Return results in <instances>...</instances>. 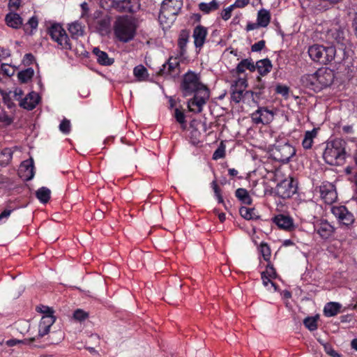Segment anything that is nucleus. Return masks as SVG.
<instances>
[{
    "instance_id": "f257e3e1",
    "label": "nucleus",
    "mask_w": 357,
    "mask_h": 357,
    "mask_svg": "<svg viewBox=\"0 0 357 357\" xmlns=\"http://www.w3.org/2000/svg\"><path fill=\"white\" fill-rule=\"evenodd\" d=\"M181 89L184 96L195 94L188 102L189 110L195 113L202 112L203 105L209 98V91L200 82L199 75L192 71L185 73L181 84Z\"/></svg>"
},
{
    "instance_id": "f03ea898",
    "label": "nucleus",
    "mask_w": 357,
    "mask_h": 357,
    "mask_svg": "<svg viewBox=\"0 0 357 357\" xmlns=\"http://www.w3.org/2000/svg\"><path fill=\"white\" fill-rule=\"evenodd\" d=\"M308 54L312 60L322 65H326L333 61L340 64L345 60V53L342 50H337L334 46L313 45L308 48Z\"/></svg>"
},
{
    "instance_id": "7ed1b4c3",
    "label": "nucleus",
    "mask_w": 357,
    "mask_h": 357,
    "mask_svg": "<svg viewBox=\"0 0 357 357\" xmlns=\"http://www.w3.org/2000/svg\"><path fill=\"white\" fill-rule=\"evenodd\" d=\"M112 27L115 38L123 43L132 40L137 33L135 21L128 15L116 17Z\"/></svg>"
},
{
    "instance_id": "20e7f679",
    "label": "nucleus",
    "mask_w": 357,
    "mask_h": 357,
    "mask_svg": "<svg viewBox=\"0 0 357 357\" xmlns=\"http://www.w3.org/2000/svg\"><path fill=\"white\" fill-rule=\"evenodd\" d=\"M345 155L344 142L339 139L328 142L323 154L326 162L331 165H342Z\"/></svg>"
},
{
    "instance_id": "39448f33",
    "label": "nucleus",
    "mask_w": 357,
    "mask_h": 357,
    "mask_svg": "<svg viewBox=\"0 0 357 357\" xmlns=\"http://www.w3.org/2000/svg\"><path fill=\"white\" fill-rule=\"evenodd\" d=\"M100 6L104 9L114 8L119 13L137 12L140 8L139 0H100Z\"/></svg>"
},
{
    "instance_id": "423d86ee",
    "label": "nucleus",
    "mask_w": 357,
    "mask_h": 357,
    "mask_svg": "<svg viewBox=\"0 0 357 357\" xmlns=\"http://www.w3.org/2000/svg\"><path fill=\"white\" fill-rule=\"evenodd\" d=\"M182 6L183 0H164L158 16L160 23L165 22L168 19L173 20L181 10Z\"/></svg>"
},
{
    "instance_id": "0eeeda50",
    "label": "nucleus",
    "mask_w": 357,
    "mask_h": 357,
    "mask_svg": "<svg viewBox=\"0 0 357 357\" xmlns=\"http://www.w3.org/2000/svg\"><path fill=\"white\" fill-rule=\"evenodd\" d=\"M295 149L289 143L278 144L271 150V156L275 160L287 163L295 155Z\"/></svg>"
},
{
    "instance_id": "6e6552de",
    "label": "nucleus",
    "mask_w": 357,
    "mask_h": 357,
    "mask_svg": "<svg viewBox=\"0 0 357 357\" xmlns=\"http://www.w3.org/2000/svg\"><path fill=\"white\" fill-rule=\"evenodd\" d=\"M48 33L51 36L52 39L56 42L62 49H71V44L70 43L69 38L66 31L60 24H54L51 25L48 29Z\"/></svg>"
},
{
    "instance_id": "1a4fd4ad",
    "label": "nucleus",
    "mask_w": 357,
    "mask_h": 357,
    "mask_svg": "<svg viewBox=\"0 0 357 357\" xmlns=\"http://www.w3.org/2000/svg\"><path fill=\"white\" fill-rule=\"evenodd\" d=\"M332 36L339 45L337 50H342L345 53V59H347L351 51L349 30L344 28L337 29L333 31Z\"/></svg>"
},
{
    "instance_id": "9d476101",
    "label": "nucleus",
    "mask_w": 357,
    "mask_h": 357,
    "mask_svg": "<svg viewBox=\"0 0 357 357\" xmlns=\"http://www.w3.org/2000/svg\"><path fill=\"white\" fill-rule=\"evenodd\" d=\"M96 19L93 22L96 31L101 36L108 35L112 29V17L107 14L96 12Z\"/></svg>"
},
{
    "instance_id": "9b49d317",
    "label": "nucleus",
    "mask_w": 357,
    "mask_h": 357,
    "mask_svg": "<svg viewBox=\"0 0 357 357\" xmlns=\"http://www.w3.org/2000/svg\"><path fill=\"white\" fill-rule=\"evenodd\" d=\"M296 192V186L291 178L282 180L275 187V194L282 199L291 197Z\"/></svg>"
},
{
    "instance_id": "f8f14e48",
    "label": "nucleus",
    "mask_w": 357,
    "mask_h": 357,
    "mask_svg": "<svg viewBox=\"0 0 357 357\" xmlns=\"http://www.w3.org/2000/svg\"><path fill=\"white\" fill-rule=\"evenodd\" d=\"M333 214L345 226H349L354 222V217L344 206L332 208Z\"/></svg>"
},
{
    "instance_id": "ddd939ff",
    "label": "nucleus",
    "mask_w": 357,
    "mask_h": 357,
    "mask_svg": "<svg viewBox=\"0 0 357 357\" xmlns=\"http://www.w3.org/2000/svg\"><path fill=\"white\" fill-rule=\"evenodd\" d=\"M317 73L318 89L329 86L334 80V74L329 69H319Z\"/></svg>"
},
{
    "instance_id": "4468645a",
    "label": "nucleus",
    "mask_w": 357,
    "mask_h": 357,
    "mask_svg": "<svg viewBox=\"0 0 357 357\" xmlns=\"http://www.w3.org/2000/svg\"><path fill=\"white\" fill-rule=\"evenodd\" d=\"M252 119L256 124H268L273 121V113L265 107H260L252 114Z\"/></svg>"
},
{
    "instance_id": "2eb2a0df",
    "label": "nucleus",
    "mask_w": 357,
    "mask_h": 357,
    "mask_svg": "<svg viewBox=\"0 0 357 357\" xmlns=\"http://www.w3.org/2000/svg\"><path fill=\"white\" fill-rule=\"evenodd\" d=\"M273 222L281 229L290 231L295 228L293 219L284 214H279L273 218Z\"/></svg>"
},
{
    "instance_id": "dca6fc26",
    "label": "nucleus",
    "mask_w": 357,
    "mask_h": 357,
    "mask_svg": "<svg viewBox=\"0 0 357 357\" xmlns=\"http://www.w3.org/2000/svg\"><path fill=\"white\" fill-rule=\"evenodd\" d=\"M55 319L53 314H46L42 317L38 326V337H43L49 333L50 327L55 322Z\"/></svg>"
},
{
    "instance_id": "f3484780",
    "label": "nucleus",
    "mask_w": 357,
    "mask_h": 357,
    "mask_svg": "<svg viewBox=\"0 0 357 357\" xmlns=\"http://www.w3.org/2000/svg\"><path fill=\"white\" fill-rule=\"evenodd\" d=\"M208 34L207 29L202 25L197 26L193 31L194 44L197 48H202Z\"/></svg>"
},
{
    "instance_id": "a211bd4d",
    "label": "nucleus",
    "mask_w": 357,
    "mask_h": 357,
    "mask_svg": "<svg viewBox=\"0 0 357 357\" xmlns=\"http://www.w3.org/2000/svg\"><path fill=\"white\" fill-rule=\"evenodd\" d=\"M40 100L38 94L36 92H30L26 97L20 100V107L32 110L38 105Z\"/></svg>"
},
{
    "instance_id": "6ab92c4d",
    "label": "nucleus",
    "mask_w": 357,
    "mask_h": 357,
    "mask_svg": "<svg viewBox=\"0 0 357 357\" xmlns=\"http://www.w3.org/2000/svg\"><path fill=\"white\" fill-rule=\"evenodd\" d=\"M317 233L323 238L328 239L334 232L333 227L327 221H321L315 226Z\"/></svg>"
},
{
    "instance_id": "aec40b11",
    "label": "nucleus",
    "mask_w": 357,
    "mask_h": 357,
    "mask_svg": "<svg viewBox=\"0 0 357 357\" xmlns=\"http://www.w3.org/2000/svg\"><path fill=\"white\" fill-rule=\"evenodd\" d=\"M265 82L262 80L261 76H258L255 80L254 84V89L258 90V91H246L245 95H250L252 100L255 102H257V100L259 99L261 95L263 93V91L265 89Z\"/></svg>"
},
{
    "instance_id": "412c9836",
    "label": "nucleus",
    "mask_w": 357,
    "mask_h": 357,
    "mask_svg": "<svg viewBox=\"0 0 357 357\" xmlns=\"http://www.w3.org/2000/svg\"><path fill=\"white\" fill-rule=\"evenodd\" d=\"M5 21L6 24L13 29H20L23 25V20L19 14L15 12H10L6 15Z\"/></svg>"
},
{
    "instance_id": "4be33fe9",
    "label": "nucleus",
    "mask_w": 357,
    "mask_h": 357,
    "mask_svg": "<svg viewBox=\"0 0 357 357\" xmlns=\"http://www.w3.org/2000/svg\"><path fill=\"white\" fill-rule=\"evenodd\" d=\"M93 54L96 56V59L98 63L101 65L110 66L114 61V59L109 58L108 56L107 53L101 51L98 47L93 48Z\"/></svg>"
},
{
    "instance_id": "5701e85b",
    "label": "nucleus",
    "mask_w": 357,
    "mask_h": 357,
    "mask_svg": "<svg viewBox=\"0 0 357 357\" xmlns=\"http://www.w3.org/2000/svg\"><path fill=\"white\" fill-rule=\"evenodd\" d=\"M302 84L307 88L312 89L314 90L318 89L317 73L313 74H305L301 78Z\"/></svg>"
},
{
    "instance_id": "b1692460",
    "label": "nucleus",
    "mask_w": 357,
    "mask_h": 357,
    "mask_svg": "<svg viewBox=\"0 0 357 357\" xmlns=\"http://www.w3.org/2000/svg\"><path fill=\"white\" fill-rule=\"evenodd\" d=\"M255 65L256 66V69L258 70L259 76L266 75L272 69V64L268 59L259 60Z\"/></svg>"
},
{
    "instance_id": "393cba45",
    "label": "nucleus",
    "mask_w": 357,
    "mask_h": 357,
    "mask_svg": "<svg viewBox=\"0 0 357 357\" xmlns=\"http://www.w3.org/2000/svg\"><path fill=\"white\" fill-rule=\"evenodd\" d=\"M245 70H249L250 72H254L256 70V66L251 59H243L236 68V73L238 74L243 73Z\"/></svg>"
},
{
    "instance_id": "a878e982",
    "label": "nucleus",
    "mask_w": 357,
    "mask_h": 357,
    "mask_svg": "<svg viewBox=\"0 0 357 357\" xmlns=\"http://www.w3.org/2000/svg\"><path fill=\"white\" fill-rule=\"evenodd\" d=\"M68 31L74 38L82 36L84 34V26L76 21L69 24Z\"/></svg>"
},
{
    "instance_id": "bb28decb",
    "label": "nucleus",
    "mask_w": 357,
    "mask_h": 357,
    "mask_svg": "<svg viewBox=\"0 0 357 357\" xmlns=\"http://www.w3.org/2000/svg\"><path fill=\"white\" fill-rule=\"evenodd\" d=\"M189 38L190 31L186 29L181 30L178 40V45L180 48L181 54H184L186 51L185 47L188 42Z\"/></svg>"
},
{
    "instance_id": "cd10ccee",
    "label": "nucleus",
    "mask_w": 357,
    "mask_h": 357,
    "mask_svg": "<svg viewBox=\"0 0 357 357\" xmlns=\"http://www.w3.org/2000/svg\"><path fill=\"white\" fill-rule=\"evenodd\" d=\"M271 15L270 13L265 10L261 9L258 11L257 22L261 27H266L270 23Z\"/></svg>"
},
{
    "instance_id": "c85d7f7f",
    "label": "nucleus",
    "mask_w": 357,
    "mask_h": 357,
    "mask_svg": "<svg viewBox=\"0 0 357 357\" xmlns=\"http://www.w3.org/2000/svg\"><path fill=\"white\" fill-rule=\"evenodd\" d=\"M239 213L241 217L245 220H259L260 218V216L256 214L255 208L241 206L239 208Z\"/></svg>"
},
{
    "instance_id": "c756f323",
    "label": "nucleus",
    "mask_w": 357,
    "mask_h": 357,
    "mask_svg": "<svg viewBox=\"0 0 357 357\" xmlns=\"http://www.w3.org/2000/svg\"><path fill=\"white\" fill-rule=\"evenodd\" d=\"M341 305L337 303L331 302L326 305L324 309V314L326 317H333L340 312Z\"/></svg>"
},
{
    "instance_id": "7c9ffc66",
    "label": "nucleus",
    "mask_w": 357,
    "mask_h": 357,
    "mask_svg": "<svg viewBox=\"0 0 357 357\" xmlns=\"http://www.w3.org/2000/svg\"><path fill=\"white\" fill-rule=\"evenodd\" d=\"M235 195L243 204L247 205H250L252 204V198L247 190L244 188H238L236 190Z\"/></svg>"
},
{
    "instance_id": "2f4dec72",
    "label": "nucleus",
    "mask_w": 357,
    "mask_h": 357,
    "mask_svg": "<svg viewBox=\"0 0 357 357\" xmlns=\"http://www.w3.org/2000/svg\"><path fill=\"white\" fill-rule=\"evenodd\" d=\"M219 8V4L215 0H213L210 3L202 2L199 4V8L205 14H208L211 11L216 10Z\"/></svg>"
},
{
    "instance_id": "473e14b6",
    "label": "nucleus",
    "mask_w": 357,
    "mask_h": 357,
    "mask_svg": "<svg viewBox=\"0 0 357 357\" xmlns=\"http://www.w3.org/2000/svg\"><path fill=\"white\" fill-rule=\"evenodd\" d=\"M317 131L316 129H313L311 131H307L305 134L304 139L302 144L304 149H308L312 147L313 139L316 137Z\"/></svg>"
},
{
    "instance_id": "72a5a7b5",
    "label": "nucleus",
    "mask_w": 357,
    "mask_h": 357,
    "mask_svg": "<svg viewBox=\"0 0 357 357\" xmlns=\"http://www.w3.org/2000/svg\"><path fill=\"white\" fill-rule=\"evenodd\" d=\"M51 191L46 187H41L39 188L36 192V197L40 200L42 203H47L50 199Z\"/></svg>"
},
{
    "instance_id": "f704fd0d",
    "label": "nucleus",
    "mask_w": 357,
    "mask_h": 357,
    "mask_svg": "<svg viewBox=\"0 0 357 357\" xmlns=\"http://www.w3.org/2000/svg\"><path fill=\"white\" fill-rule=\"evenodd\" d=\"M33 74L34 71L33 68H29L19 72L17 74V77L21 82L26 83L32 78Z\"/></svg>"
},
{
    "instance_id": "c9c22d12",
    "label": "nucleus",
    "mask_w": 357,
    "mask_h": 357,
    "mask_svg": "<svg viewBox=\"0 0 357 357\" xmlns=\"http://www.w3.org/2000/svg\"><path fill=\"white\" fill-rule=\"evenodd\" d=\"M231 99L236 103H239L246 96H250V95H245V92L243 91L238 90L236 88H231Z\"/></svg>"
},
{
    "instance_id": "e433bc0d",
    "label": "nucleus",
    "mask_w": 357,
    "mask_h": 357,
    "mask_svg": "<svg viewBox=\"0 0 357 357\" xmlns=\"http://www.w3.org/2000/svg\"><path fill=\"white\" fill-rule=\"evenodd\" d=\"M22 168H25L26 171L28 172L26 180H31L34 176L33 160L31 159L30 160L24 161L21 165V169Z\"/></svg>"
},
{
    "instance_id": "4c0bfd02",
    "label": "nucleus",
    "mask_w": 357,
    "mask_h": 357,
    "mask_svg": "<svg viewBox=\"0 0 357 357\" xmlns=\"http://www.w3.org/2000/svg\"><path fill=\"white\" fill-rule=\"evenodd\" d=\"M318 316L307 317L303 321L305 326L310 331H314L317 328Z\"/></svg>"
},
{
    "instance_id": "58836bf2",
    "label": "nucleus",
    "mask_w": 357,
    "mask_h": 357,
    "mask_svg": "<svg viewBox=\"0 0 357 357\" xmlns=\"http://www.w3.org/2000/svg\"><path fill=\"white\" fill-rule=\"evenodd\" d=\"M133 73L139 80H144L148 76L147 70L142 65L137 66L133 70Z\"/></svg>"
},
{
    "instance_id": "ea45409f",
    "label": "nucleus",
    "mask_w": 357,
    "mask_h": 357,
    "mask_svg": "<svg viewBox=\"0 0 357 357\" xmlns=\"http://www.w3.org/2000/svg\"><path fill=\"white\" fill-rule=\"evenodd\" d=\"M165 64L166 67L168 68L169 72H170V77H174L178 75V67L179 64L175 59L174 61H172L171 59H169L168 61L165 63Z\"/></svg>"
},
{
    "instance_id": "a19ab883",
    "label": "nucleus",
    "mask_w": 357,
    "mask_h": 357,
    "mask_svg": "<svg viewBox=\"0 0 357 357\" xmlns=\"http://www.w3.org/2000/svg\"><path fill=\"white\" fill-rule=\"evenodd\" d=\"M174 117L178 123L181 125L183 129H185V116L183 111L178 108H176L174 110Z\"/></svg>"
},
{
    "instance_id": "79ce46f5",
    "label": "nucleus",
    "mask_w": 357,
    "mask_h": 357,
    "mask_svg": "<svg viewBox=\"0 0 357 357\" xmlns=\"http://www.w3.org/2000/svg\"><path fill=\"white\" fill-rule=\"evenodd\" d=\"M13 157V151L10 149H4L0 153V160L3 163H8Z\"/></svg>"
},
{
    "instance_id": "37998d69",
    "label": "nucleus",
    "mask_w": 357,
    "mask_h": 357,
    "mask_svg": "<svg viewBox=\"0 0 357 357\" xmlns=\"http://www.w3.org/2000/svg\"><path fill=\"white\" fill-rule=\"evenodd\" d=\"M248 86V81L245 78H238L234 84H231V88H236L238 90L243 91Z\"/></svg>"
},
{
    "instance_id": "c03bdc74",
    "label": "nucleus",
    "mask_w": 357,
    "mask_h": 357,
    "mask_svg": "<svg viewBox=\"0 0 357 357\" xmlns=\"http://www.w3.org/2000/svg\"><path fill=\"white\" fill-rule=\"evenodd\" d=\"M89 317L88 312L81 309H77L73 313V318L79 321H82Z\"/></svg>"
},
{
    "instance_id": "a18cd8bd",
    "label": "nucleus",
    "mask_w": 357,
    "mask_h": 357,
    "mask_svg": "<svg viewBox=\"0 0 357 357\" xmlns=\"http://www.w3.org/2000/svg\"><path fill=\"white\" fill-rule=\"evenodd\" d=\"M259 250L264 260L268 261L271 256V250L269 246L266 243H261L259 247Z\"/></svg>"
},
{
    "instance_id": "49530a36",
    "label": "nucleus",
    "mask_w": 357,
    "mask_h": 357,
    "mask_svg": "<svg viewBox=\"0 0 357 357\" xmlns=\"http://www.w3.org/2000/svg\"><path fill=\"white\" fill-rule=\"evenodd\" d=\"M321 195L325 199L326 202H333L335 199V192L334 191H328L325 192L324 189L321 190Z\"/></svg>"
},
{
    "instance_id": "de8ad7c7",
    "label": "nucleus",
    "mask_w": 357,
    "mask_h": 357,
    "mask_svg": "<svg viewBox=\"0 0 357 357\" xmlns=\"http://www.w3.org/2000/svg\"><path fill=\"white\" fill-rule=\"evenodd\" d=\"M59 130L65 133V134H68L70 132V122L69 120H67V119H63L60 125H59Z\"/></svg>"
},
{
    "instance_id": "09e8293b",
    "label": "nucleus",
    "mask_w": 357,
    "mask_h": 357,
    "mask_svg": "<svg viewBox=\"0 0 357 357\" xmlns=\"http://www.w3.org/2000/svg\"><path fill=\"white\" fill-rule=\"evenodd\" d=\"M276 93L287 98L289 96V88L285 85L278 84L275 88Z\"/></svg>"
},
{
    "instance_id": "8fccbe9b",
    "label": "nucleus",
    "mask_w": 357,
    "mask_h": 357,
    "mask_svg": "<svg viewBox=\"0 0 357 357\" xmlns=\"http://www.w3.org/2000/svg\"><path fill=\"white\" fill-rule=\"evenodd\" d=\"M38 24V21L37 17L35 16H33L32 17H31L29 20L28 22L23 26V28L25 31H27V29H28L27 26L28 25L31 28V29H34L37 28Z\"/></svg>"
},
{
    "instance_id": "3c124183",
    "label": "nucleus",
    "mask_w": 357,
    "mask_h": 357,
    "mask_svg": "<svg viewBox=\"0 0 357 357\" xmlns=\"http://www.w3.org/2000/svg\"><path fill=\"white\" fill-rule=\"evenodd\" d=\"M225 155V147L219 146L213 154V159L218 160L224 158Z\"/></svg>"
},
{
    "instance_id": "603ef678",
    "label": "nucleus",
    "mask_w": 357,
    "mask_h": 357,
    "mask_svg": "<svg viewBox=\"0 0 357 357\" xmlns=\"http://www.w3.org/2000/svg\"><path fill=\"white\" fill-rule=\"evenodd\" d=\"M234 6L231 5L230 6L225 8L221 13V17L224 20H227L231 17V12L234 10Z\"/></svg>"
},
{
    "instance_id": "864d4df0",
    "label": "nucleus",
    "mask_w": 357,
    "mask_h": 357,
    "mask_svg": "<svg viewBox=\"0 0 357 357\" xmlns=\"http://www.w3.org/2000/svg\"><path fill=\"white\" fill-rule=\"evenodd\" d=\"M270 278H271L267 276L264 272L261 273V280L263 281L264 285L267 287L268 284L271 283V286L274 288V290L276 291L277 285L273 282H272Z\"/></svg>"
},
{
    "instance_id": "5fc2aeb1",
    "label": "nucleus",
    "mask_w": 357,
    "mask_h": 357,
    "mask_svg": "<svg viewBox=\"0 0 357 357\" xmlns=\"http://www.w3.org/2000/svg\"><path fill=\"white\" fill-rule=\"evenodd\" d=\"M265 47V41L260 40L252 45L251 50L252 52H259L264 49Z\"/></svg>"
},
{
    "instance_id": "6e6d98bb",
    "label": "nucleus",
    "mask_w": 357,
    "mask_h": 357,
    "mask_svg": "<svg viewBox=\"0 0 357 357\" xmlns=\"http://www.w3.org/2000/svg\"><path fill=\"white\" fill-rule=\"evenodd\" d=\"M1 70L7 76H12L14 74V70L12 69L9 66L6 64L1 65Z\"/></svg>"
},
{
    "instance_id": "4d7b16f0",
    "label": "nucleus",
    "mask_w": 357,
    "mask_h": 357,
    "mask_svg": "<svg viewBox=\"0 0 357 357\" xmlns=\"http://www.w3.org/2000/svg\"><path fill=\"white\" fill-rule=\"evenodd\" d=\"M21 4V0H10L8 3V7L10 10H17Z\"/></svg>"
},
{
    "instance_id": "13d9d810",
    "label": "nucleus",
    "mask_w": 357,
    "mask_h": 357,
    "mask_svg": "<svg viewBox=\"0 0 357 357\" xmlns=\"http://www.w3.org/2000/svg\"><path fill=\"white\" fill-rule=\"evenodd\" d=\"M325 351L332 357H341V356L330 346H325Z\"/></svg>"
},
{
    "instance_id": "bf43d9fd",
    "label": "nucleus",
    "mask_w": 357,
    "mask_h": 357,
    "mask_svg": "<svg viewBox=\"0 0 357 357\" xmlns=\"http://www.w3.org/2000/svg\"><path fill=\"white\" fill-rule=\"evenodd\" d=\"M269 278H275L276 276V271L273 266L268 265L266 267V271L264 272Z\"/></svg>"
},
{
    "instance_id": "052dcab7",
    "label": "nucleus",
    "mask_w": 357,
    "mask_h": 357,
    "mask_svg": "<svg viewBox=\"0 0 357 357\" xmlns=\"http://www.w3.org/2000/svg\"><path fill=\"white\" fill-rule=\"evenodd\" d=\"M13 93L15 100L20 102V100L22 99V96H23L22 90L21 89L17 88L15 89Z\"/></svg>"
},
{
    "instance_id": "680f3d73",
    "label": "nucleus",
    "mask_w": 357,
    "mask_h": 357,
    "mask_svg": "<svg viewBox=\"0 0 357 357\" xmlns=\"http://www.w3.org/2000/svg\"><path fill=\"white\" fill-rule=\"evenodd\" d=\"M249 3V0H236L235 3L232 5L234 8H243Z\"/></svg>"
},
{
    "instance_id": "e2e57ef3",
    "label": "nucleus",
    "mask_w": 357,
    "mask_h": 357,
    "mask_svg": "<svg viewBox=\"0 0 357 357\" xmlns=\"http://www.w3.org/2000/svg\"><path fill=\"white\" fill-rule=\"evenodd\" d=\"M81 8H82V10L81 17L82 18H84L88 15V13H89V6H88V3L86 2H83L81 4Z\"/></svg>"
},
{
    "instance_id": "0e129e2a",
    "label": "nucleus",
    "mask_w": 357,
    "mask_h": 357,
    "mask_svg": "<svg viewBox=\"0 0 357 357\" xmlns=\"http://www.w3.org/2000/svg\"><path fill=\"white\" fill-rule=\"evenodd\" d=\"M158 74L160 76H170V72H169L165 63L162 65Z\"/></svg>"
},
{
    "instance_id": "69168bd1",
    "label": "nucleus",
    "mask_w": 357,
    "mask_h": 357,
    "mask_svg": "<svg viewBox=\"0 0 357 357\" xmlns=\"http://www.w3.org/2000/svg\"><path fill=\"white\" fill-rule=\"evenodd\" d=\"M211 187L213 189L215 196L221 195V190L218 187L216 181H213V182L211 183Z\"/></svg>"
},
{
    "instance_id": "338daca9",
    "label": "nucleus",
    "mask_w": 357,
    "mask_h": 357,
    "mask_svg": "<svg viewBox=\"0 0 357 357\" xmlns=\"http://www.w3.org/2000/svg\"><path fill=\"white\" fill-rule=\"evenodd\" d=\"M22 342H23L22 340H18L16 339H10V340L6 341V344L8 347H13V346L16 345L17 344H20Z\"/></svg>"
},
{
    "instance_id": "774afa93",
    "label": "nucleus",
    "mask_w": 357,
    "mask_h": 357,
    "mask_svg": "<svg viewBox=\"0 0 357 357\" xmlns=\"http://www.w3.org/2000/svg\"><path fill=\"white\" fill-rule=\"evenodd\" d=\"M260 26L259 24L257 22V23H248L246 26V30L248 31H251V30H254V29H256L257 28H259Z\"/></svg>"
}]
</instances>
